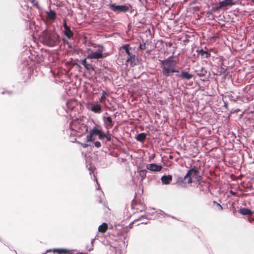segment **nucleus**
Here are the masks:
<instances>
[{
	"label": "nucleus",
	"mask_w": 254,
	"mask_h": 254,
	"mask_svg": "<svg viewBox=\"0 0 254 254\" xmlns=\"http://www.w3.org/2000/svg\"><path fill=\"white\" fill-rule=\"evenodd\" d=\"M192 177L195 179L197 181H199L202 179L199 171L196 167L194 166L189 170L184 177H178L176 181V184L181 187L185 188L187 184L192 183Z\"/></svg>",
	"instance_id": "nucleus-1"
},
{
	"label": "nucleus",
	"mask_w": 254,
	"mask_h": 254,
	"mask_svg": "<svg viewBox=\"0 0 254 254\" xmlns=\"http://www.w3.org/2000/svg\"><path fill=\"white\" fill-rule=\"evenodd\" d=\"M160 62L163 76L167 77L171 76L175 72H179V70L176 68L177 62L173 56H170L164 60H160Z\"/></svg>",
	"instance_id": "nucleus-2"
},
{
	"label": "nucleus",
	"mask_w": 254,
	"mask_h": 254,
	"mask_svg": "<svg viewBox=\"0 0 254 254\" xmlns=\"http://www.w3.org/2000/svg\"><path fill=\"white\" fill-rule=\"evenodd\" d=\"M59 36L54 32L44 31L40 36L41 42L45 45L53 47L56 45L59 40Z\"/></svg>",
	"instance_id": "nucleus-3"
},
{
	"label": "nucleus",
	"mask_w": 254,
	"mask_h": 254,
	"mask_svg": "<svg viewBox=\"0 0 254 254\" xmlns=\"http://www.w3.org/2000/svg\"><path fill=\"white\" fill-rule=\"evenodd\" d=\"M96 135H98L99 138L101 140L106 137L107 140L110 141V136H107L101 129L98 128L97 127H94L90 129L89 134L86 136V140L87 142L93 141L96 139Z\"/></svg>",
	"instance_id": "nucleus-4"
},
{
	"label": "nucleus",
	"mask_w": 254,
	"mask_h": 254,
	"mask_svg": "<svg viewBox=\"0 0 254 254\" xmlns=\"http://www.w3.org/2000/svg\"><path fill=\"white\" fill-rule=\"evenodd\" d=\"M122 48L127 55V62L129 63L131 66L135 65L136 64L135 63L136 57L135 55L131 52L132 50V48L130 47L129 45H125Z\"/></svg>",
	"instance_id": "nucleus-5"
},
{
	"label": "nucleus",
	"mask_w": 254,
	"mask_h": 254,
	"mask_svg": "<svg viewBox=\"0 0 254 254\" xmlns=\"http://www.w3.org/2000/svg\"><path fill=\"white\" fill-rule=\"evenodd\" d=\"M108 5L114 12H126L128 11L131 8L130 4L116 5L115 3H110Z\"/></svg>",
	"instance_id": "nucleus-6"
},
{
	"label": "nucleus",
	"mask_w": 254,
	"mask_h": 254,
	"mask_svg": "<svg viewBox=\"0 0 254 254\" xmlns=\"http://www.w3.org/2000/svg\"><path fill=\"white\" fill-rule=\"evenodd\" d=\"M103 50H100L99 52H91L89 54L87 57V59H103L104 58L102 52Z\"/></svg>",
	"instance_id": "nucleus-7"
},
{
	"label": "nucleus",
	"mask_w": 254,
	"mask_h": 254,
	"mask_svg": "<svg viewBox=\"0 0 254 254\" xmlns=\"http://www.w3.org/2000/svg\"><path fill=\"white\" fill-rule=\"evenodd\" d=\"M64 33L68 38H71L73 36V33L70 30V27L67 26L65 21L64 23Z\"/></svg>",
	"instance_id": "nucleus-8"
},
{
	"label": "nucleus",
	"mask_w": 254,
	"mask_h": 254,
	"mask_svg": "<svg viewBox=\"0 0 254 254\" xmlns=\"http://www.w3.org/2000/svg\"><path fill=\"white\" fill-rule=\"evenodd\" d=\"M146 168L151 171L158 172L161 170L162 167L161 165H159L155 163H152L147 165Z\"/></svg>",
	"instance_id": "nucleus-9"
},
{
	"label": "nucleus",
	"mask_w": 254,
	"mask_h": 254,
	"mask_svg": "<svg viewBox=\"0 0 254 254\" xmlns=\"http://www.w3.org/2000/svg\"><path fill=\"white\" fill-rule=\"evenodd\" d=\"M54 252L57 253L58 254H69V251L66 249L59 248V249H49L47 251V252Z\"/></svg>",
	"instance_id": "nucleus-10"
},
{
	"label": "nucleus",
	"mask_w": 254,
	"mask_h": 254,
	"mask_svg": "<svg viewBox=\"0 0 254 254\" xmlns=\"http://www.w3.org/2000/svg\"><path fill=\"white\" fill-rule=\"evenodd\" d=\"M238 212L243 215L251 216L254 214V212L247 208H241L238 210Z\"/></svg>",
	"instance_id": "nucleus-11"
},
{
	"label": "nucleus",
	"mask_w": 254,
	"mask_h": 254,
	"mask_svg": "<svg viewBox=\"0 0 254 254\" xmlns=\"http://www.w3.org/2000/svg\"><path fill=\"white\" fill-rule=\"evenodd\" d=\"M90 109L95 113L99 114L102 112L101 106L98 104H92Z\"/></svg>",
	"instance_id": "nucleus-12"
},
{
	"label": "nucleus",
	"mask_w": 254,
	"mask_h": 254,
	"mask_svg": "<svg viewBox=\"0 0 254 254\" xmlns=\"http://www.w3.org/2000/svg\"><path fill=\"white\" fill-rule=\"evenodd\" d=\"M234 4H235V2H234L233 0H225L224 1H219L218 3V5H220V7L222 8L227 6H232Z\"/></svg>",
	"instance_id": "nucleus-13"
},
{
	"label": "nucleus",
	"mask_w": 254,
	"mask_h": 254,
	"mask_svg": "<svg viewBox=\"0 0 254 254\" xmlns=\"http://www.w3.org/2000/svg\"><path fill=\"white\" fill-rule=\"evenodd\" d=\"M161 180L163 184L168 185L172 180V176L171 175H164L161 177Z\"/></svg>",
	"instance_id": "nucleus-14"
},
{
	"label": "nucleus",
	"mask_w": 254,
	"mask_h": 254,
	"mask_svg": "<svg viewBox=\"0 0 254 254\" xmlns=\"http://www.w3.org/2000/svg\"><path fill=\"white\" fill-rule=\"evenodd\" d=\"M180 76L182 79H185L189 80V79H190L191 78H192L193 75L190 73L188 71H186L185 70H182L181 71V74L180 75Z\"/></svg>",
	"instance_id": "nucleus-15"
},
{
	"label": "nucleus",
	"mask_w": 254,
	"mask_h": 254,
	"mask_svg": "<svg viewBox=\"0 0 254 254\" xmlns=\"http://www.w3.org/2000/svg\"><path fill=\"white\" fill-rule=\"evenodd\" d=\"M197 53L200 54L201 56L203 58H209L210 57L211 55L208 51H204L202 49L197 50Z\"/></svg>",
	"instance_id": "nucleus-16"
},
{
	"label": "nucleus",
	"mask_w": 254,
	"mask_h": 254,
	"mask_svg": "<svg viewBox=\"0 0 254 254\" xmlns=\"http://www.w3.org/2000/svg\"><path fill=\"white\" fill-rule=\"evenodd\" d=\"M108 226L106 223H103L98 227V231L101 233H105L108 230Z\"/></svg>",
	"instance_id": "nucleus-17"
},
{
	"label": "nucleus",
	"mask_w": 254,
	"mask_h": 254,
	"mask_svg": "<svg viewBox=\"0 0 254 254\" xmlns=\"http://www.w3.org/2000/svg\"><path fill=\"white\" fill-rule=\"evenodd\" d=\"M146 137V134L145 133H140L137 135L135 139L139 142H144Z\"/></svg>",
	"instance_id": "nucleus-18"
},
{
	"label": "nucleus",
	"mask_w": 254,
	"mask_h": 254,
	"mask_svg": "<svg viewBox=\"0 0 254 254\" xmlns=\"http://www.w3.org/2000/svg\"><path fill=\"white\" fill-rule=\"evenodd\" d=\"M48 17L51 20H55L56 18V14L54 11L51 10L47 12Z\"/></svg>",
	"instance_id": "nucleus-19"
},
{
	"label": "nucleus",
	"mask_w": 254,
	"mask_h": 254,
	"mask_svg": "<svg viewBox=\"0 0 254 254\" xmlns=\"http://www.w3.org/2000/svg\"><path fill=\"white\" fill-rule=\"evenodd\" d=\"M206 73H207V71H206V69L205 68V67H201V70L199 71H198L197 75L201 77V76L206 75Z\"/></svg>",
	"instance_id": "nucleus-20"
},
{
	"label": "nucleus",
	"mask_w": 254,
	"mask_h": 254,
	"mask_svg": "<svg viewBox=\"0 0 254 254\" xmlns=\"http://www.w3.org/2000/svg\"><path fill=\"white\" fill-rule=\"evenodd\" d=\"M102 94V96L100 98V102L101 103H102L105 101V100H106V96L108 95V93L105 91H103Z\"/></svg>",
	"instance_id": "nucleus-21"
},
{
	"label": "nucleus",
	"mask_w": 254,
	"mask_h": 254,
	"mask_svg": "<svg viewBox=\"0 0 254 254\" xmlns=\"http://www.w3.org/2000/svg\"><path fill=\"white\" fill-rule=\"evenodd\" d=\"M198 185H200L202 187L203 186V185H205L206 187H209V184L208 183H206L205 181H201V179L199 181H198Z\"/></svg>",
	"instance_id": "nucleus-22"
},
{
	"label": "nucleus",
	"mask_w": 254,
	"mask_h": 254,
	"mask_svg": "<svg viewBox=\"0 0 254 254\" xmlns=\"http://www.w3.org/2000/svg\"><path fill=\"white\" fill-rule=\"evenodd\" d=\"M106 119L107 122L109 123V126L111 127H113L114 123L112 121V118L110 117H107Z\"/></svg>",
	"instance_id": "nucleus-23"
},
{
	"label": "nucleus",
	"mask_w": 254,
	"mask_h": 254,
	"mask_svg": "<svg viewBox=\"0 0 254 254\" xmlns=\"http://www.w3.org/2000/svg\"><path fill=\"white\" fill-rule=\"evenodd\" d=\"M213 203L215 205H216V207L218 208L219 210H223V207L220 205L219 203H217L216 201H213Z\"/></svg>",
	"instance_id": "nucleus-24"
},
{
	"label": "nucleus",
	"mask_w": 254,
	"mask_h": 254,
	"mask_svg": "<svg viewBox=\"0 0 254 254\" xmlns=\"http://www.w3.org/2000/svg\"><path fill=\"white\" fill-rule=\"evenodd\" d=\"M85 68L89 70H93V67L92 66V65L91 64H87L84 66Z\"/></svg>",
	"instance_id": "nucleus-25"
},
{
	"label": "nucleus",
	"mask_w": 254,
	"mask_h": 254,
	"mask_svg": "<svg viewBox=\"0 0 254 254\" xmlns=\"http://www.w3.org/2000/svg\"><path fill=\"white\" fill-rule=\"evenodd\" d=\"M139 49L140 51H143L146 49L145 43L140 44L139 46Z\"/></svg>",
	"instance_id": "nucleus-26"
},
{
	"label": "nucleus",
	"mask_w": 254,
	"mask_h": 254,
	"mask_svg": "<svg viewBox=\"0 0 254 254\" xmlns=\"http://www.w3.org/2000/svg\"><path fill=\"white\" fill-rule=\"evenodd\" d=\"M86 59H87V58L84 59H83V60H80V63H81L83 65H84V66H85V65L87 64V62H86Z\"/></svg>",
	"instance_id": "nucleus-27"
},
{
	"label": "nucleus",
	"mask_w": 254,
	"mask_h": 254,
	"mask_svg": "<svg viewBox=\"0 0 254 254\" xmlns=\"http://www.w3.org/2000/svg\"><path fill=\"white\" fill-rule=\"evenodd\" d=\"M221 8H222V7H220V5H219L218 6L213 7L212 9L213 11H217Z\"/></svg>",
	"instance_id": "nucleus-28"
},
{
	"label": "nucleus",
	"mask_w": 254,
	"mask_h": 254,
	"mask_svg": "<svg viewBox=\"0 0 254 254\" xmlns=\"http://www.w3.org/2000/svg\"><path fill=\"white\" fill-rule=\"evenodd\" d=\"M95 146L97 148H99L101 146V144L100 142L98 141H96L94 142Z\"/></svg>",
	"instance_id": "nucleus-29"
},
{
	"label": "nucleus",
	"mask_w": 254,
	"mask_h": 254,
	"mask_svg": "<svg viewBox=\"0 0 254 254\" xmlns=\"http://www.w3.org/2000/svg\"><path fill=\"white\" fill-rule=\"evenodd\" d=\"M80 143L81 144V146L84 148L87 147L88 145L87 144H86V143Z\"/></svg>",
	"instance_id": "nucleus-30"
},
{
	"label": "nucleus",
	"mask_w": 254,
	"mask_h": 254,
	"mask_svg": "<svg viewBox=\"0 0 254 254\" xmlns=\"http://www.w3.org/2000/svg\"><path fill=\"white\" fill-rule=\"evenodd\" d=\"M29 1H30L32 3H33L34 5H38V3H35V0H28Z\"/></svg>",
	"instance_id": "nucleus-31"
},
{
	"label": "nucleus",
	"mask_w": 254,
	"mask_h": 254,
	"mask_svg": "<svg viewBox=\"0 0 254 254\" xmlns=\"http://www.w3.org/2000/svg\"><path fill=\"white\" fill-rule=\"evenodd\" d=\"M169 158H170V159H173V156L172 155H170V156H169Z\"/></svg>",
	"instance_id": "nucleus-32"
},
{
	"label": "nucleus",
	"mask_w": 254,
	"mask_h": 254,
	"mask_svg": "<svg viewBox=\"0 0 254 254\" xmlns=\"http://www.w3.org/2000/svg\"><path fill=\"white\" fill-rule=\"evenodd\" d=\"M133 223V222H132V223L129 224V227H130V228H132V226Z\"/></svg>",
	"instance_id": "nucleus-33"
},
{
	"label": "nucleus",
	"mask_w": 254,
	"mask_h": 254,
	"mask_svg": "<svg viewBox=\"0 0 254 254\" xmlns=\"http://www.w3.org/2000/svg\"><path fill=\"white\" fill-rule=\"evenodd\" d=\"M253 1V2L254 3V0H252Z\"/></svg>",
	"instance_id": "nucleus-34"
}]
</instances>
